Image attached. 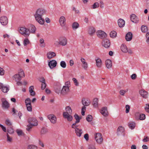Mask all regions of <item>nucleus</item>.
<instances>
[{
    "label": "nucleus",
    "mask_w": 149,
    "mask_h": 149,
    "mask_svg": "<svg viewBox=\"0 0 149 149\" xmlns=\"http://www.w3.org/2000/svg\"><path fill=\"white\" fill-rule=\"evenodd\" d=\"M45 13L46 11L44 9L39 8L36 11L34 15L36 20L40 24H43L45 22V20L42 17Z\"/></svg>",
    "instance_id": "1"
},
{
    "label": "nucleus",
    "mask_w": 149,
    "mask_h": 149,
    "mask_svg": "<svg viewBox=\"0 0 149 149\" xmlns=\"http://www.w3.org/2000/svg\"><path fill=\"white\" fill-rule=\"evenodd\" d=\"M28 121L29 124L27 126L26 130L29 131L33 126H36L38 125V121L35 118L30 117L29 118Z\"/></svg>",
    "instance_id": "2"
},
{
    "label": "nucleus",
    "mask_w": 149,
    "mask_h": 149,
    "mask_svg": "<svg viewBox=\"0 0 149 149\" xmlns=\"http://www.w3.org/2000/svg\"><path fill=\"white\" fill-rule=\"evenodd\" d=\"M19 32L21 34L24 35L26 37H27L29 36L30 33L29 29L24 27H21L19 30Z\"/></svg>",
    "instance_id": "3"
},
{
    "label": "nucleus",
    "mask_w": 149,
    "mask_h": 149,
    "mask_svg": "<svg viewBox=\"0 0 149 149\" xmlns=\"http://www.w3.org/2000/svg\"><path fill=\"white\" fill-rule=\"evenodd\" d=\"M2 102V107L3 109H8L10 107V104L5 98H2L1 100Z\"/></svg>",
    "instance_id": "4"
},
{
    "label": "nucleus",
    "mask_w": 149,
    "mask_h": 149,
    "mask_svg": "<svg viewBox=\"0 0 149 149\" xmlns=\"http://www.w3.org/2000/svg\"><path fill=\"white\" fill-rule=\"evenodd\" d=\"M67 43V40L66 38L65 37H63L61 39H60L58 42H56L55 43L56 45H60L62 46L65 45Z\"/></svg>",
    "instance_id": "5"
},
{
    "label": "nucleus",
    "mask_w": 149,
    "mask_h": 149,
    "mask_svg": "<svg viewBox=\"0 0 149 149\" xmlns=\"http://www.w3.org/2000/svg\"><path fill=\"white\" fill-rule=\"evenodd\" d=\"M95 139L97 142L99 144H101L103 141L102 135L99 133H97L95 135Z\"/></svg>",
    "instance_id": "6"
},
{
    "label": "nucleus",
    "mask_w": 149,
    "mask_h": 149,
    "mask_svg": "<svg viewBox=\"0 0 149 149\" xmlns=\"http://www.w3.org/2000/svg\"><path fill=\"white\" fill-rule=\"evenodd\" d=\"M97 36L100 38L104 39L107 36L106 33L104 31L100 30L97 32Z\"/></svg>",
    "instance_id": "7"
},
{
    "label": "nucleus",
    "mask_w": 149,
    "mask_h": 149,
    "mask_svg": "<svg viewBox=\"0 0 149 149\" xmlns=\"http://www.w3.org/2000/svg\"><path fill=\"white\" fill-rule=\"evenodd\" d=\"M0 22L2 25H6L8 22L7 17L5 16L1 17L0 18Z\"/></svg>",
    "instance_id": "8"
},
{
    "label": "nucleus",
    "mask_w": 149,
    "mask_h": 149,
    "mask_svg": "<svg viewBox=\"0 0 149 149\" xmlns=\"http://www.w3.org/2000/svg\"><path fill=\"white\" fill-rule=\"evenodd\" d=\"M47 117L52 123L54 124L56 123V118L54 115L53 114H49L48 116Z\"/></svg>",
    "instance_id": "9"
},
{
    "label": "nucleus",
    "mask_w": 149,
    "mask_h": 149,
    "mask_svg": "<svg viewBox=\"0 0 149 149\" xmlns=\"http://www.w3.org/2000/svg\"><path fill=\"white\" fill-rule=\"evenodd\" d=\"M102 45L106 48L109 47L110 45V40L108 39H104L102 42Z\"/></svg>",
    "instance_id": "10"
},
{
    "label": "nucleus",
    "mask_w": 149,
    "mask_h": 149,
    "mask_svg": "<svg viewBox=\"0 0 149 149\" xmlns=\"http://www.w3.org/2000/svg\"><path fill=\"white\" fill-rule=\"evenodd\" d=\"M130 19L132 22L133 23H136L139 22V19L135 14H132L130 16Z\"/></svg>",
    "instance_id": "11"
},
{
    "label": "nucleus",
    "mask_w": 149,
    "mask_h": 149,
    "mask_svg": "<svg viewBox=\"0 0 149 149\" xmlns=\"http://www.w3.org/2000/svg\"><path fill=\"white\" fill-rule=\"evenodd\" d=\"M61 85L59 83H56L54 87V91L57 93H60L61 89Z\"/></svg>",
    "instance_id": "12"
},
{
    "label": "nucleus",
    "mask_w": 149,
    "mask_h": 149,
    "mask_svg": "<svg viewBox=\"0 0 149 149\" xmlns=\"http://www.w3.org/2000/svg\"><path fill=\"white\" fill-rule=\"evenodd\" d=\"M57 64V62L55 60L50 61L48 64V65L51 69H53L55 67Z\"/></svg>",
    "instance_id": "13"
},
{
    "label": "nucleus",
    "mask_w": 149,
    "mask_h": 149,
    "mask_svg": "<svg viewBox=\"0 0 149 149\" xmlns=\"http://www.w3.org/2000/svg\"><path fill=\"white\" fill-rule=\"evenodd\" d=\"M63 115L64 118H67L68 121H71L72 120L73 118L71 114H68L67 113H63Z\"/></svg>",
    "instance_id": "14"
},
{
    "label": "nucleus",
    "mask_w": 149,
    "mask_h": 149,
    "mask_svg": "<svg viewBox=\"0 0 149 149\" xmlns=\"http://www.w3.org/2000/svg\"><path fill=\"white\" fill-rule=\"evenodd\" d=\"M95 61L97 66L98 68H100L102 65V62L101 60L98 57H96Z\"/></svg>",
    "instance_id": "15"
},
{
    "label": "nucleus",
    "mask_w": 149,
    "mask_h": 149,
    "mask_svg": "<svg viewBox=\"0 0 149 149\" xmlns=\"http://www.w3.org/2000/svg\"><path fill=\"white\" fill-rule=\"evenodd\" d=\"M133 35L131 32H129L127 33L125 36V39L127 41H129L131 40L132 39Z\"/></svg>",
    "instance_id": "16"
},
{
    "label": "nucleus",
    "mask_w": 149,
    "mask_h": 149,
    "mask_svg": "<svg viewBox=\"0 0 149 149\" xmlns=\"http://www.w3.org/2000/svg\"><path fill=\"white\" fill-rule=\"evenodd\" d=\"M139 93L144 98H146L147 97L148 93L143 89L139 91Z\"/></svg>",
    "instance_id": "17"
},
{
    "label": "nucleus",
    "mask_w": 149,
    "mask_h": 149,
    "mask_svg": "<svg viewBox=\"0 0 149 149\" xmlns=\"http://www.w3.org/2000/svg\"><path fill=\"white\" fill-rule=\"evenodd\" d=\"M118 24L120 28L123 27L125 25V21L122 19H119L118 20Z\"/></svg>",
    "instance_id": "18"
},
{
    "label": "nucleus",
    "mask_w": 149,
    "mask_h": 149,
    "mask_svg": "<svg viewBox=\"0 0 149 149\" xmlns=\"http://www.w3.org/2000/svg\"><path fill=\"white\" fill-rule=\"evenodd\" d=\"M69 89L68 86H63L61 93L62 95H64L66 92L69 91Z\"/></svg>",
    "instance_id": "19"
},
{
    "label": "nucleus",
    "mask_w": 149,
    "mask_h": 149,
    "mask_svg": "<svg viewBox=\"0 0 149 149\" xmlns=\"http://www.w3.org/2000/svg\"><path fill=\"white\" fill-rule=\"evenodd\" d=\"M100 112L102 114L105 116L108 115V112L106 107H103L101 110Z\"/></svg>",
    "instance_id": "20"
},
{
    "label": "nucleus",
    "mask_w": 149,
    "mask_h": 149,
    "mask_svg": "<svg viewBox=\"0 0 149 149\" xmlns=\"http://www.w3.org/2000/svg\"><path fill=\"white\" fill-rule=\"evenodd\" d=\"M29 30H30L31 32L32 33H34L36 31V28L35 26L31 24L29 25Z\"/></svg>",
    "instance_id": "21"
},
{
    "label": "nucleus",
    "mask_w": 149,
    "mask_h": 149,
    "mask_svg": "<svg viewBox=\"0 0 149 149\" xmlns=\"http://www.w3.org/2000/svg\"><path fill=\"white\" fill-rule=\"evenodd\" d=\"M105 64L107 68L109 69L111 68L112 65L111 61L109 59L105 61Z\"/></svg>",
    "instance_id": "22"
},
{
    "label": "nucleus",
    "mask_w": 149,
    "mask_h": 149,
    "mask_svg": "<svg viewBox=\"0 0 149 149\" xmlns=\"http://www.w3.org/2000/svg\"><path fill=\"white\" fill-rule=\"evenodd\" d=\"M65 17L63 16H61L59 19L60 23L62 26H64L65 25Z\"/></svg>",
    "instance_id": "23"
},
{
    "label": "nucleus",
    "mask_w": 149,
    "mask_h": 149,
    "mask_svg": "<svg viewBox=\"0 0 149 149\" xmlns=\"http://www.w3.org/2000/svg\"><path fill=\"white\" fill-rule=\"evenodd\" d=\"M136 116H138L139 119L141 120H143L145 119L146 116L144 114H140L139 113H136Z\"/></svg>",
    "instance_id": "24"
},
{
    "label": "nucleus",
    "mask_w": 149,
    "mask_h": 149,
    "mask_svg": "<svg viewBox=\"0 0 149 149\" xmlns=\"http://www.w3.org/2000/svg\"><path fill=\"white\" fill-rule=\"evenodd\" d=\"M56 54L53 52H49L47 54V56L48 58L50 59L56 56Z\"/></svg>",
    "instance_id": "25"
},
{
    "label": "nucleus",
    "mask_w": 149,
    "mask_h": 149,
    "mask_svg": "<svg viewBox=\"0 0 149 149\" xmlns=\"http://www.w3.org/2000/svg\"><path fill=\"white\" fill-rule=\"evenodd\" d=\"M75 131L77 135L79 137H80L82 133V130L78 128H76L75 129Z\"/></svg>",
    "instance_id": "26"
},
{
    "label": "nucleus",
    "mask_w": 149,
    "mask_h": 149,
    "mask_svg": "<svg viewBox=\"0 0 149 149\" xmlns=\"http://www.w3.org/2000/svg\"><path fill=\"white\" fill-rule=\"evenodd\" d=\"M34 87L33 86H31L29 88V92L30 93L31 95L32 96H34L35 94V93L33 91Z\"/></svg>",
    "instance_id": "27"
},
{
    "label": "nucleus",
    "mask_w": 149,
    "mask_h": 149,
    "mask_svg": "<svg viewBox=\"0 0 149 149\" xmlns=\"http://www.w3.org/2000/svg\"><path fill=\"white\" fill-rule=\"evenodd\" d=\"M66 112H64L63 113H67L68 114H71L72 113V110L70 106H67L65 108Z\"/></svg>",
    "instance_id": "28"
},
{
    "label": "nucleus",
    "mask_w": 149,
    "mask_h": 149,
    "mask_svg": "<svg viewBox=\"0 0 149 149\" xmlns=\"http://www.w3.org/2000/svg\"><path fill=\"white\" fill-rule=\"evenodd\" d=\"M122 51L124 53H126L127 52V48L124 44H123L120 47Z\"/></svg>",
    "instance_id": "29"
},
{
    "label": "nucleus",
    "mask_w": 149,
    "mask_h": 149,
    "mask_svg": "<svg viewBox=\"0 0 149 149\" xmlns=\"http://www.w3.org/2000/svg\"><path fill=\"white\" fill-rule=\"evenodd\" d=\"M95 31V30L94 28L93 27H89L88 30V33L90 35H92L94 34Z\"/></svg>",
    "instance_id": "30"
},
{
    "label": "nucleus",
    "mask_w": 149,
    "mask_h": 149,
    "mask_svg": "<svg viewBox=\"0 0 149 149\" xmlns=\"http://www.w3.org/2000/svg\"><path fill=\"white\" fill-rule=\"evenodd\" d=\"M79 26V24L76 22H74L72 24V28L74 30H76Z\"/></svg>",
    "instance_id": "31"
},
{
    "label": "nucleus",
    "mask_w": 149,
    "mask_h": 149,
    "mask_svg": "<svg viewBox=\"0 0 149 149\" xmlns=\"http://www.w3.org/2000/svg\"><path fill=\"white\" fill-rule=\"evenodd\" d=\"M82 103L84 106H87L90 104V102H87L86 101L85 99L83 98L82 100Z\"/></svg>",
    "instance_id": "32"
},
{
    "label": "nucleus",
    "mask_w": 149,
    "mask_h": 149,
    "mask_svg": "<svg viewBox=\"0 0 149 149\" xmlns=\"http://www.w3.org/2000/svg\"><path fill=\"white\" fill-rule=\"evenodd\" d=\"M40 46L42 47H44L45 46V44L44 42V40L43 39H41L40 40Z\"/></svg>",
    "instance_id": "33"
},
{
    "label": "nucleus",
    "mask_w": 149,
    "mask_h": 149,
    "mask_svg": "<svg viewBox=\"0 0 149 149\" xmlns=\"http://www.w3.org/2000/svg\"><path fill=\"white\" fill-rule=\"evenodd\" d=\"M117 35V33L115 31H112L110 33V36L112 38H114L116 37Z\"/></svg>",
    "instance_id": "34"
},
{
    "label": "nucleus",
    "mask_w": 149,
    "mask_h": 149,
    "mask_svg": "<svg viewBox=\"0 0 149 149\" xmlns=\"http://www.w3.org/2000/svg\"><path fill=\"white\" fill-rule=\"evenodd\" d=\"M98 99L97 98H95L93 102V105L95 107H97L98 106Z\"/></svg>",
    "instance_id": "35"
},
{
    "label": "nucleus",
    "mask_w": 149,
    "mask_h": 149,
    "mask_svg": "<svg viewBox=\"0 0 149 149\" xmlns=\"http://www.w3.org/2000/svg\"><path fill=\"white\" fill-rule=\"evenodd\" d=\"M14 77L16 81H20L22 77L18 74H15L14 76Z\"/></svg>",
    "instance_id": "36"
},
{
    "label": "nucleus",
    "mask_w": 149,
    "mask_h": 149,
    "mask_svg": "<svg viewBox=\"0 0 149 149\" xmlns=\"http://www.w3.org/2000/svg\"><path fill=\"white\" fill-rule=\"evenodd\" d=\"M141 30L143 32H146L148 31L147 27L146 26L143 25L141 27Z\"/></svg>",
    "instance_id": "37"
},
{
    "label": "nucleus",
    "mask_w": 149,
    "mask_h": 149,
    "mask_svg": "<svg viewBox=\"0 0 149 149\" xmlns=\"http://www.w3.org/2000/svg\"><path fill=\"white\" fill-rule=\"evenodd\" d=\"M9 87H8L6 86H4L1 88L2 91L4 93H7L9 90Z\"/></svg>",
    "instance_id": "38"
},
{
    "label": "nucleus",
    "mask_w": 149,
    "mask_h": 149,
    "mask_svg": "<svg viewBox=\"0 0 149 149\" xmlns=\"http://www.w3.org/2000/svg\"><path fill=\"white\" fill-rule=\"evenodd\" d=\"M20 76L22 77H24L25 74L24 72L22 69H20L19 70V71L18 74Z\"/></svg>",
    "instance_id": "39"
},
{
    "label": "nucleus",
    "mask_w": 149,
    "mask_h": 149,
    "mask_svg": "<svg viewBox=\"0 0 149 149\" xmlns=\"http://www.w3.org/2000/svg\"><path fill=\"white\" fill-rule=\"evenodd\" d=\"M93 119V117L92 115H88L86 118V120L88 122H91Z\"/></svg>",
    "instance_id": "40"
},
{
    "label": "nucleus",
    "mask_w": 149,
    "mask_h": 149,
    "mask_svg": "<svg viewBox=\"0 0 149 149\" xmlns=\"http://www.w3.org/2000/svg\"><path fill=\"white\" fill-rule=\"evenodd\" d=\"M47 132V130L46 128L43 127L40 133L42 134H45Z\"/></svg>",
    "instance_id": "41"
},
{
    "label": "nucleus",
    "mask_w": 149,
    "mask_h": 149,
    "mask_svg": "<svg viewBox=\"0 0 149 149\" xmlns=\"http://www.w3.org/2000/svg\"><path fill=\"white\" fill-rule=\"evenodd\" d=\"M27 148V149H37V147L33 145H29L28 146Z\"/></svg>",
    "instance_id": "42"
},
{
    "label": "nucleus",
    "mask_w": 149,
    "mask_h": 149,
    "mask_svg": "<svg viewBox=\"0 0 149 149\" xmlns=\"http://www.w3.org/2000/svg\"><path fill=\"white\" fill-rule=\"evenodd\" d=\"M124 129L121 126H120L118 127L117 129V133H119V132L120 133H122L124 131Z\"/></svg>",
    "instance_id": "43"
},
{
    "label": "nucleus",
    "mask_w": 149,
    "mask_h": 149,
    "mask_svg": "<svg viewBox=\"0 0 149 149\" xmlns=\"http://www.w3.org/2000/svg\"><path fill=\"white\" fill-rule=\"evenodd\" d=\"M25 103L26 105H30L31 104V100L29 98H27L25 100Z\"/></svg>",
    "instance_id": "44"
},
{
    "label": "nucleus",
    "mask_w": 149,
    "mask_h": 149,
    "mask_svg": "<svg viewBox=\"0 0 149 149\" xmlns=\"http://www.w3.org/2000/svg\"><path fill=\"white\" fill-rule=\"evenodd\" d=\"M7 133L10 134H12L14 133L13 129L11 127H9L7 129Z\"/></svg>",
    "instance_id": "45"
},
{
    "label": "nucleus",
    "mask_w": 149,
    "mask_h": 149,
    "mask_svg": "<svg viewBox=\"0 0 149 149\" xmlns=\"http://www.w3.org/2000/svg\"><path fill=\"white\" fill-rule=\"evenodd\" d=\"M135 125V123H130L129 125V127L132 130L134 129Z\"/></svg>",
    "instance_id": "46"
},
{
    "label": "nucleus",
    "mask_w": 149,
    "mask_h": 149,
    "mask_svg": "<svg viewBox=\"0 0 149 149\" xmlns=\"http://www.w3.org/2000/svg\"><path fill=\"white\" fill-rule=\"evenodd\" d=\"M61 66L63 68H65L66 67V65L65 61H62L60 63Z\"/></svg>",
    "instance_id": "47"
},
{
    "label": "nucleus",
    "mask_w": 149,
    "mask_h": 149,
    "mask_svg": "<svg viewBox=\"0 0 149 149\" xmlns=\"http://www.w3.org/2000/svg\"><path fill=\"white\" fill-rule=\"evenodd\" d=\"M29 43V41L28 38H25L24 40L23 41V44L24 46H26V45Z\"/></svg>",
    "instance_id": "48"
},
{
    "label": "nucleus",
    "mask_w": 149,
    "mask_h": 149,
    "mask_svg": "<svg viewBox=\"0 0 149 149\" xmlns=\"http://www.w3.org/2000/svg\"><path fill=\"white\" fill-rule=\"evenodd\" d=\"M99 6V3L97 2H96L92 6L93 9H95L98 8Z\"/></svg>",
    "instance_id": "49"
},
{
    "label": "nucleus",
    "mask_w": 149,
    "mask_h": 149,
    "mask_svg": "<svg viewBox=\"0 0 149 149\" xmlns=\"http://www.w3.org/2000/svg\"><path fill=\"white\" fill-rule=\"evenodd\" d=\"M16 132L18 135L19 136H21L23 134L22 131L21 130L17 129L16 130Z\"/></svg>",
    "instance_id": "50"
},
{
    "label": "nucleus",
    "mask_w": 149,
    "mask_h": 149,
    "mask_svg": "<svg viewBox=\"0 0 149 149\" xmlns=\"http://www.w3.org/2000/svg\"><path fill=\"white\" fill-rule=\"evenodd\" d=\"M7 141L8 142H11L12 140V138L10 136L8 133L7 134Z\"/></svg>",
    "instance_id": "51"
},
{
    "label": "nucleus",
    "mask_w": 149,
    "mask_h": 149,
    "mask_svg": "<svg viewBox=\"0 0 149 149\" xmlns=\"http://www.w3.org/2000/svg\"><path fill=\"white\" fill-rule=\"evenodd\" d=\"M27 109L28 111H32V107L31 104H30V105H26Z\"/></svg>",
    "instance_id": "52"
},
{
    "label": "nucleus",
    "mask_w": 149,
    "mask_h": 149,
    "mask_svg": "<svg viewBox=\"0 0 149 149\" xmlns=\"http://www.w3.org/2000/svg\"><path fill=\"white\" fill-rule=\"evenodd\" d=\"M73 81L74 82V84L76 86H78L79 84V83L78 82L77 80L75 78H73L72 79Z\"/></svg>",
    "instance_id": "53"
},
{
    "label": "nucleus",
    "mask_w": 149,
    "mask_h": 149,
    "mask_svg": "<svg viewBox=\"0 0 149 149\" xmlns=\"http://www.w3.org/2000/svg\"><path fill=\"white\" fill-rule=\"evenodd\" d=\"M125 112L126 113H128L129 112L130 107L129 105H127L125 106Z\"/></svg>",
    "instance_id": "54"
},
{
    "label": "nucleus",
    "mask_w": 149,
    "mask_h": 149,
    "mask_svg": "<svg viewBox=\"0 0 149 149\" xmlns=\"http://www.w3.org/2000/svg\"><path fill=\"white\" fill-rule=\"evenodd\" d=\"M46 86V84L45 82L43 83H42L41 84V89L42 90H44Z\"/></svg>",
    "instance_id": "55"
},
{
    "label": "nucleus",
    "mask_w": 149,
    "mask_h": 149,
    "mask_svg": "<svg viewBox=\"0 0 149 149\" xmlns=\"http://www.w3.org/2000/svg\"><path fill=\"white\" fill-rule=\"evenodd\" d=\"M82 67L85 70H86L88 68V64L86 62L83 64L82 65Z\"/></svg>",
    "instance_id": "56"
},
{
    "label": "nucleus",
    "mask_w": 149,
    "mask_h": 149,
    "mask_svg": "<svg viewBox=\"0 0 149 149\" xmlns=\"http://www.w3.org/2000/svg\"><path fill=\"white\" fill-rule=\"evenodd\" d=\"M145 109L147 112L149 113V104H146V107H145Z\"/></svg>",
    "instance_id": "57"
},
{
    "label": "nucleus",
    "mask_w": 149,
    "mask_h": 149,
    "mask_svg": "<svg viewBox=\"0 0 149 149\" xmlns=\"http://www.w3.org/2000/svg\"><path fill=\"white\" fill-rule=\"evenodd\" d=\"M5 71L3 68H0V75H3L4 74Z\"/></svg>",
    "instance_id": "58"
},
{
    "label": "nucleus",
    "mask_w": 149,
    "mask_h": 149,
    "mask_svg": "<svg viewBox=\"0 0 149 149\" xmlns=\"http://www.w3.org/2000/svg\"><path fill=\"white\" fill-rule=\"evenodd\" d=\"M88 149H96V148L94 145L90 144L89 145Z\"/></svg>",
    "instance_id": "59"
},
{
    "label": "nucleus",
    "mask_w": 149,
    "mask_h": 149,
    "mask_svg": "<svg viewBox=\"0 0 149 149\" xmlns=\"http://www.w3.org/2000/svg\"><path fill=\"white\" fill-rule=\"evenodd\" d=\"M74 117L76 120L81 119V117H79L78 115L76 113L74 115Z\"/></svg>",
    "instance_id": "60"
},
{
    "label": "nucleus",
    "mask_w": 149,
    "mask_h": 149,
    "mask_svg": "<svg viewBox=\"0 0 149 149\" xmlns=\"http://www.w3.org/2000/svg\"><path fill=\"white\" fill-rule=\"evenodd\" d=\"M84 137L86 141H88L89 139V135L88 134H84Z\"/></svg>",
    "instance_id": "61"
},
{
    "label": "nucleus",
    "mask_w": 149,
    "mask_h": 149,
    "mask_svg": "<svg viewBox=\"0 0 149 149\" xmlns=\"http://www.w3.org/2000/svg\"><path fill=\"white\" fill-rule=\"evenodd\" d=\"M8 125H11V123L10 120L8 119H7L6 120L5 122Z\"/></svg>",
    "instance_id": "62"
},
{
    "label": "nucleus",
    "mask_w": 149,
    "mask_h": 149,
    "mask_svg": "<svg viewBox=\"0 0 149 149\" xmlns=\"http://www.w3.org/2000/svg\"><path fill=\"white\" fill-rule=\"evenodd\" d=\"M39 81L42 83H44L45 82V80L44 78L43 77L40 78L39 79Z\"/></svg>",
    "instance_id": "63"
},
{
    "label": "nucleus",
    "mask_w": 149,
    "mask_h": 149,
    "mask_svg": "<svg viewBox=\"0 0 149 149\" xmlns=\"http://www.w3.org/2000/svg\"><path fill=\"white\" fill-rule=\"evenodd\" d=\"M136 77V75L135 74H133L131 76V78L132 79H135Z\"/></svg>",
    "instance_id": "64"
}]
</instances>
